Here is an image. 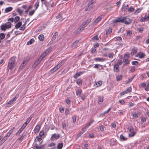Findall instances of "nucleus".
Segmentation results:
<instances>
[{
  "label": "nucleus",
  "instance_id": "obj_4",
  "mask_svg": "<svg viewBox=\"0 0 149 149\" xmlns=\"http://www.w3.org/2000/svg\"><path fill=\"white\" fill-rule=\"evenodd\" d=\"M94 1H91L88 4L87 6L86 7L85 10L86 11L89 10L93 8V4L95 3Z\"/></svg>",
  "mask_w": 149,
  "mask_h": 149
},
{
  "label": "nucleus",
  "instance_id": "obj_19",
  "mask_svg": "<svg viewBox=\"0 0 149 149\" xmlns=\"http://www.w3.org/2000/svg\"><path fill=\"white\" fill-rule=\"evenodd\" d=\"M94 60L96 61L103 62L105 60V59L102 58L97 57L95 58Z\"/></svg>",
  "mask_w": 149,
  "mask_h": 149
},
{
  "label": "nucleus",
  "instance_id": "obj_18",
  "mask_svg": "<svg viewBox=\"0 0 149 149\" xmlns=\"http://www.w3.org/2000/svg\"><path fill=\"white\" fill-rule=\"evenodd\" d=\"M41 126L40 125H37L34 129V132H38L40 130Z\"/></svg>",
  "mask_w": 149,
  "mask_h": 149
},
{
  "label": "nucleus",
  "instance_id": "obj_46",
  "mask_svg": "<svg viewBox=\"0 0 149 149\" xmlns=\"http://www.w3.org/2000/svg\"><path fill=\"white\" fill-rule=\"evenodd\" d=\"M134 77H135L134 76H133L131 78L129 79H128L127 81L126 82V83L128 84V83H130V82H131L132 80L134 78Z\"/></svg>",
  "mask_w": 149,
  "mask_h": 149
},
{
  "label": "nucleus",
  "instance_id": "obj_17",
  "mask_svg": "<svg viewBox=\"0 0 149 149\" xmlns=\"http://www.w3.org/2000/svg\"><path fill=\"white\" fill-rule=\"evenodd\" d=\"M104 97L99 96L98 98V103L99 104H101L103 101Z\"/></svg>",
  "mask_w": 149,
  "mask_h": 149
},
{
  "label": "nucleus",
  "instance_id": "obj_54",
  "mask_svg": "<svg viewBox=\"0 0 149 149\" xmlns=\"http://www.w3.org/2000/svg\"><path fill=\"white\" fill-rule=\"evenodd\" d=\"M114 54L112 53H109L108 54V56L110 58H112L113 57Z\"/></svg>",
  "mask_w": 149,
  "mask_h": 149
},
{
  "label": "nucleus",
  "instance_id": "obj_9",
  "mask_svg": "<svg viewBox=\"0 0 149 149\" xmlns=\"http://www.w3.org/2000/svg\"><path fill=\"white\" fill-rule=\"evenodd\" d=\"M28 61L26 60H24L20 66L19 70H22L23 67L25 66L27 62Z\"/></svg>",
  "mask_w": 149,
  "mask_h": 149
},
{
  "label": "nucleus",
  "instance_id": "obj_14",
  "mask_svg": "<svg viewBox=\"0 0 149 149\" xmlns=\"http://www.w3.org/2000/svg\"><path fill=\"white\" fill-rule=\"evenodd\" d=\"M85 129L84 128L82 129L81 131L77 135L76 139H77L78 138L80 137L81 135L85 132Z\"/></svg>",
  "mask_w": 149,
  "mask_h": 149
},
{
  "label": "nucleus",
  "instance_id": "obj_44",
  "mask_svg": "<svg viewBox=\"0 0 149 149\" xmlns=\"http://www.w3.org/2000/svg\"><path fill=\"white\" fill-rule=\"evenodd\" d=\"M112 31V30L111 28H109L108 30L106 31V33L107 35L109 34Z\"/></svg>",
  "mask_w": 149,
  "mask_h": 149
},
{
  "label": "nucleus",
  "instance_id": "obj_56",
  "mask_svg": "<svg viewBox=\"0 0 149 149\" xmlns=\"http://www.w3.org/2000/svg\"><path fill=\"white\" fill-rule=\"evenodd\" d=\"M25 25L24 24H23L20 27L19 30H20L24 31L25 29Z\"/></svg>",
  "mask_w": 149,
  "mask_h": 149
},
{
  "label": "nucleus",
  "instance_id": "obj_52",
  "mask_svg": "<svg viewBox=\"0 0 149 149\" xmlns=\"http://www.w3.org/2000/svg\"><path fill=\"white\" fill-rule=\"evenodd\" d=\"M91 19L90 18L88 19L84 22L85 23L88 25L91 22Z\"/></svg>",
  "mask_w": 149,
  "mask_h": 149
},
{
  "label": "nucleus",
  "instance_id": "obj_6",
  "mask_svg": "<svg viewBox=\"0 0 149 149\" xmlns=\"http://www.w3.org/2000/svg\"><path fill=\"white\" fill-rule=\"evenodd\" d=\"M60 137V136L59 134H54L52 135V136L51 137L50 140L51 141H54L55 139H59Z\"/></svg>",
  "mask_w": 149,
  "mask_h": 149
},
{
  "label": "nucleus",
  "instance_id": "obj_24",
  "mask_svg": "<svg viewBox=\"0 0 149 149\" xmlns=\"http://www.w3.org/2000/svg\"><path fill=\"white\" fill-rule=\"evenodd\" d=\"M102 84V81H99L97 82L94 85V86L96 87H98L100 86Z\"/></svg>",
  "mask_w": 149,
  "mask_h": 149
},
{
  "label": "nucleus",
  "instance_id": "obj_30",
  "mask_svg": "<svg viewBox=\"0 0 149 149\" xmlns=\"http://www.w3.org/2000/svg\"><path fill=\"white\" fill-rule=\"evenodd\" d=\"M63 17L61 14H59L56 17V18L57 20V21H59L61 20Z\"/></svg>",
  "mask_w": 149,
  "mask_h": 149
},
{
  "label": "nucleus",
  "instance_id": "obj_37",
  "mask_svg": "<svg viewBox=\"0 0 149 149\" xmlns=\"http://www.w3.org/2000/svg\"><path fill=\"white\" fill-rule=\"evenodd\" d=\"M34 40L33 39H31L27 42V44L28 45H30L33 42H34Z\"/></svg>",
  "mask_w": 149,
  "mask_h": 149
},
{
  "label": "nucleus",
  "instance_id": "obj_60",
  "mask_svg": "<svg viewBox=\"0 0 149 149\" xmlns=\"http://www.w3.org/2000/svg\"><path fill=\"white\" fill-rule=\"evenodd\" d=\"M17 11L19 13L20 15L22 14L23 12L22 10L19 8H18L17 9Z\"/></svg>",
  "mask_w": 149,
  "mask_h": 149
},
{
  "label": "nucleus",
  "instance_id": "obj_41",
  "mask_svg": "<svg viewBox=\"0 0 149 149\" xmlns=\"http://www.w3.org/2000/svg\"><path fill=\"white\" fill-rule=\"evenodd\" d=\"M42 138L40 137L39 136H37L36 137V139L35 140L36 141H39V142L42 140Z\"/></svg>",
  "mask_w": 149,
  "mask_h": 149
},
{
  "label": "nucleus",
  "instance_id": "obj_34",
  "mask_svg": "<svg viewBox=\"0 0 149 149\" xmlns=\"http://www.w3.org/2000/svg\"><path fill=\"white\" fill-rule=\"evenodd\" d=\"M76 83L77 85L80 86L82 85V80L80 79H78L76 81Z\"/></svg>",
  "mask_w": 149,
  "mask_h": 149
},
{
  "label": "nucleus",
  "instance_id": "obj_3",
  "mask_svg": "<svg viewBox=\"0 0 149 149\" xmlns=\"http://www.w3.org/2000/svg\"><path fill=\"white\" fill-rule=\"evenodd\" d=\"M11 24L10 22L6 23L5 24H2L1 26V30L5 31L7 29L10 28L11 27Z\"/></svg>",
  "mask_w": 149,
  "mask_h": 149
},
{
  "label": "nucleus",
  "instance_id": "obj_28",
  "mask_svg": "<svg viewBox=\"0 0 149 149\" xmlns=\"http://www.w3.org/2000/svg\"><path fill=\"white\" fill-rule=\"evenodd\" d=\"M26 134L25 133H23L22 136L19 138H18V140H21L23 139L26 137Z\"/></svg>",
  "mask_w": 149,
  "mask_h": 149
},
{
  "label": "nucleus",
  "instance_id": "obj_26",
  "mask_svg": "<svg viewBox=\"0 0 149 149\" xmlns=\"http://www.w3.org/2000/svg\"><path fill=\"white\" fill-rule=\"evenodd\" d=\"M22 23L21 22H18L15 25V28L16 29H18L22 25Z\"/></svg>",
  "mask_w": 149,
  "mask_h": 149
},
{
  "label": "nucleus",
  "instance_id": "obj_53",
  "mask_svg": "<svg viewBox=\"0 0 149 149\" xmlns=\"http://www.w3.org/2000/svg\"><path fill=\"white\" fill-rule=\"evenodd\" d=\"M127 10L129 12H131L133 11L134 10V8L131 7L130 8L128 9Z\"/></svg>",
  "mask_w": 149,
  "mask_h": 149
},
{
  "label": "nucleus",
  "instance_id": "obj_62",
  "mask_svg": "<svg viewBox=\"0 0 149 149\" xmlns=\"http://www.w3.org/2000/svg\"><path fill=\"white\" fill-rule=\"evenodd\" d=\"M146 19H147V18L146 17H142L141 19V22H144L145 21H146Z\"/></svg>",
  "mask_w": 149,
  "mask_h": 149
},
{
  "label": "nucleus",
  "instance_id": "obj_64",
  "mask_svg": "<svg viewBox=\"0 0 149 149\" xmlns=\"http://www.w3.org/2000/svg\"><path fill=\"white\" fill-rule=\"evenodd\" d=\"M100 130L102 131H103L104 130V127L102 125H101L99 126Z\"/></svg>",
  "mask_w": 149,
  "mask_h": 149
},
{
  "label": "nucleus",
  "instance_id": "obj_10",
  "mask_svg": "<svg viewBox=\"0 0 149 149\" xmlns=\"http://www.w3.org/2000/svg\"><path fill=\"white\" fill-rule=\"evenodd\" d=\"M103 16L102 15L98 17L93 22L92 24L93 25H95L102 19V16Z\"/></svg>",
  "mask_w": 149,
  "mask_h": 149
},
{
  "label": "nucleus",
  "instance_id": "obj_8",
  "mask_svg": "<svg viewBox=\"0 0 149 149\" xmlns=\"http://www.w3.org/2000/svg\"><path fill=\"white\" fill-rule=\"evenodd\" d=\"M51 48H49L48 49L46 50L43 54L41 55V56L39 57L40 58H42V60L43 58L47 55V54L48 53L49 51L51 50Z\"/></svg>",
  "mask_w": 149,
  "mask_h": 149
},
{
  "label": "nucleus",
  "instance_id": "obj_40",
  "mask_svg": "<svg viewBox=\"0 0 149 149\" xmlns=\"http://www.w3.org/2000/svg\"><path fill=\"white\" fill-rule=\"evenodd\" d=\"M142 10V8H139L136 10L134 12V14L135 15L137 14Z\"/></svg>",
  "mask_w": 149,
  "mask_h": 149
},
{
  "label": "nucleus",
  "instance_id": "obj_59",
  "mask_svg": "<svg viewBox=\"0 0 149 149\" xmlns=\"http://www.w3.org/2000/svg\"><path fill=\"white\" fill-rule=\"evenodd\" d=\"M36 10H33L31 11L29 13V15L31 16L34 13Z\"/></svg>",
  "mask_w": 149,
  "mask_h": 149
},
{
  "label": "nucleus",
  "instance_id": "obj_25",
  "mask_svg": "<svg viewBox=\"0 0 149 149\" xmlns=\"http://www.w3.org/2000/svg\"><path fill=\"white\" fill-rule=\"evenodd\" d=\"M82 92L81 89H78L76 91L77 95L78 97H80Z\"/></svg>",
  "mask_w": 149,
  "mask_h": 149
},
{
  "label": "nucleus",
  "instance_id": "obj_32",
  "mask_svg": "<svg viewBox=\"0 0 149 149\" xmlns=\"http://www.w3.org/2000/svg\"><path fill=\"white\" fill-rule=\"evenodd\" d=\"M128 7V5L127 4L125 5L124 4L122 8V10L125 11L127 9Z\"/></svg>",
  "mask_w": 149,
  "mask_h": 149
},
{
  "label": "nucleus",
  "instance_id": "obj_2",
  "mask_svg": "<svg viewBox=\"0 0 149 149\" xmlns=\"http://www.w3.org/2000/svg\"><path fill=\"white\" fill-rule=\"evenodd\" d=\"M16 64L15 57H13L11 58L9 60L8 65L7 68L8 70H13Z\"/></svg>",
  "mask_w": 149,
  "mask_h": 149
},
{
  "label": "nucleus",
  "instance_id": "obj_58",
  "mask_svg": "<svg viewBox=\"0 0 149 149\" xmlns=\"http://www.w3.org/2000/svg\"><path fill=\"white\" fill-rule=\"evenodd\" d=\"M132 91V89L131 87H130L129 88H128L127 90L126 91H127V92L128 93H130Z\"/></svg>",
  "mask_w": 149,
  "mask_h": 149
},
{
  "label": "nucleus",
  "instance_id": "obj_16",
  "mask_svg": "<svg viewBox=\"0 0 149 149\" xmlns=\"http://www.w3.org/2000/svg\"><path fill=\"white\" fill-rule=\"evenodd\" d=\"M79 41L78 40H76L74 42L72 45V47L74 48H76L78 46H79Z\"/></svg>",
  "mask_w": 149,
  "mask_h": 149
},
{
  "label": "nucleus",
  "instance_id": "obj_20",
  "mask_svg": "<svg viewBox=\"0 0 149 149\" xmlns=\"http://www.w3.org/2000/svg\"><path fill=\"white\" fill-rule=\"evenodd\" d=\"M66 61V59H64L59 63L57 65L58 66V67L60 68L61 66L64 64Z\"/></svg>",
  "mask_w": 149,
  "mask_h": 149
},
{
  "label": "nucleus",
  "instance_id": "obj_15",
  "mask_svg": "<svg viewBox=\"0 0 149 149\" xmlns=\"http://www.w3.org/2000/svg\"><path fill=\"white\" fill-rule=\"evenodd\" d=\"M84 72H79L76 73L74 74L73 76L74 77L77 79L80 76L81 74L83 73Z\"/></svg>",
  "mask_w": 149,
  "mask_h": 149
},
{
  "label": "nucleus",
  "instance_id": "obj_57",
  "mask_svg": "<svg viewBox=\"0 0 149 149\" xmlns=\"http://www.w3.org/2000/svg\"><path fill=\"white\" fill-rule=\"evenodd\" d=\"M92 40H99L98 36L97 35L95 36L92 38Z\"/></svg>",
  "mask_w": 149,
  "mask_h": 149
},
{
  "label": "nucleus",
  "instance_id": "obj_23",
  "mask_svg": "<svg viewBox=\"0 0 149 149\" xmlns=\"http://www.w3.org/2000/svg\"><path fill=\"white\" fill-rule=\"evenodd\" d=\"M42 60V58H39L34 63V65L35 66L38 64Z\"/></svg>",
  "mask_w": 149,
  "mask_h": 149
},
{
  "label": "nucleus",
  "instance_id": "obj_5",
  "mask_svg": "<svg viewBox=\"0 0 149 149\" xmlns=\"http://www.w3.org/2000/svg\"><path fill=\"white\" fill-rule=\"evenodd\" d=\"M18 97V95H16L14 98L10 100V101L7 103L6 107H8L10 105L13 104L15 101L16 100Z\"/></svg>",
  "mask_w": 149,
  "mask_h": 149
},
{
  "label": "nucleus",
  "instance_id": "obj_36",
  "mask_svg": "<svg viewBox=\"0 0 149 149\" xmlns=\"http://www.w3.org/2000/svg\"><path fill=\"white\" fill-rule=\"evenodd\" d=\"M63 146V143H59L57 146V148L58 149H61Z\"/></svg>",
  "mask_w": 149,
  "mask_h": 149
},
{
  "label": "nucleus",
  "instance_id": "obj_12",
  "mask_svg": "<svg viewBox=\"0 0 149 149\" xmlns=\"http://www.w3.org/2000/svg\"><path fill=\"white\" fill-rule=\"evenodd\" d=\"M93 68H98L99 70L104 69L103 67V65L100 64H95L93 67Z\"/></svg>",
  "mask_w": 149,
  "mask_h": 149
},
{
  "label": "nucleus",
  "instance_id": "obj_38",
  "mask_svg": "<svg viewBox=\"0 0 149 149\" xmlns=\"http://www.w3.org/2000/svg\"><path fill=\"white\" fill-rule=\"evenodd\" d=\"M128 129L130 132H134V129L132 126H130L128 127Z\"/></svg>",
  "mask_w": 149,
  "mask_h": 149
},
{
  "label": "nucleus",
  "instance_id": "obj_21",
  "mask_svg": "<svg viewBox=\"0 0 149 149\" xmlns=\"http://www.w3.org/2000/svg\"><path fill=\"white\" fill-rule=\"evenodd\" d=\"M145 56V54L143 53L140 52L137 54V56H139V58H143Z\"/></svg>",
  "mask_w": 149,
  "mask_h": 149
},
{
  "label": "nucleus",
  "instance_id": "obj_47",
  "mask_svg": "<svg viewBox=\"0 0 149 149\" xmlns=\"http://www.w3.org/2000/svg\"><path fill=\"white\" fill-rule=\"evenodd\" d=\"M127 36H130L132 34V31H127Z\"/></svg>",
  "mask_w": 149,
  "mask_h": 149
},
{
  "label": "nucleus",
  "instance_id": "obj_29",
  "mask_svg": "<svg viewBox=\"0 0 149 149\" xmlns=\"http://www.w3.org/2000/svg\"><path fill=\"white\" fill-rule=\"evenodd\" d=\"M13 8L11 7H9L6 8L5 10V12L6 13H8L12 10Z\"/></svg>",
  "mask_w": 149,
  "mask_h": 149
},
{
  "label": "nucleus",
  "instance_id": "obj_63",
  "mask_svg": "<svg viewBox=\"0 0 149 149\" xmlns=\"http://www.w3.org/2000/svg\"><path fill=\"white\" fill-rule=\"evenodd\" d=\"M62 125L63 129H66V125L65 123H63L62 124Z\"/></svg>",
  "mask_w": 149,
  "mask_h": 149
},
{
  "label": "nucleus",
  "instance_id": "obj_49",
  "mask_svg": "<svg viewBox=\"0 0 149 149\" xmlns=\"http://www.w3.org/2000/svg\"><path fill=\"white\" fill-rule=\"evenodd\" d=\"M135 134V132H130L129 134V136L130 137L133 136Z\"/></svg>",
  "mask_w": 149,
  "mask_h": 149
},
{
  "label": "nucleus",
  "instance_id": "obj_27",
  "mask_svg": "<svg viewBox=\"0 0 149 149\" xmlns=\"http://www.w3.org/2000/svg\"><path fill=\"white\" fill-rule=\"evenodd\" d=\"M8 138L5 136L0 142V144L1 145L3 144L7 139Z\"/></svg>",
  "mask_w": 149,
  "mask_h": 149
},
{
  "label": "nucleus",
  "instance_id": "obj_33",
  "mask_svg": "<svg viewBox=\"0 0 149 149\" xmlns=\"http://www.w3.org/2000/svg\"><path fill=\"white\" fill-rule=\"evenodd\" d=\"M117 81L121 80L122 79V76L121 75H118L116 77Z\"/></svg>",
  "mask_w": 149,
  "mask_h": 149
},
{
  "label": "nucleus",
  "instance_id": "obj_1",
  "mask_svg": "<svg viewBox=\"0 0 149 149\" xmlns=\"http://www.w3.org/2000/svg\"><path fill=\"white\" fill-rule=\"evenodd\" d=\"M131 21L132 20L127 17H122L118 18L113 20V22H114L116 23L120 22L122 23H124L126 24H130L131 22Z\"/></svg>",
  "mask_w": 149,
  "mask_h": 149
},
{
  "label": "nucleus",
  "instance_id": "obj_42",
  "mask_svg": "<svg viewBox=\"0 0 149 149\" xmlns=\"http://www.w3.org/2000/svg\"><path fill=\"white\" fill-rule=\"evenodd\" d=\"M93 121L92 120V121L89 122L85 126L84 128H85V129H86V128H87L89 126H90L91 124H92V123H93Z\"/></svg>",
  "mask_w": 149,
  "mask_h": 149
},
{
  "label": "nucleus",
  "instance_id": "obj_48",
  "mask_svg": "<svg viewBox=\"0 0 149 149\" xmlns=\"http://www.w3.org/2000/svg\"><path fill=\"white\" fill-rule=\"evenodd\" d=\"M70 112L68 108H66L65 110V114L66 115H67Z\"/></svg>",
  "mask_w": 149,
  "mask_h": 149
},
{
  "label": "nucleus",
  "instance_id": "obj_43",
  "mask_svg": "<svg viewBox=\"0 0 149 149\" xmlns=\"http://www.w3.org/2000/svg\"><path fill=\"white\" fill-rule=\"evenodd\" d=\"M32 116H31L29 118V119H28V120L26 122H25L24 123L26 125H27L29 123V122L31 120V119L32 118Z\"/></svg>",
  "mask_w": 149,
  "mask_h": 149
},
{
  "label": "nucleus",
  "instance_id": "obj_11",
  "mask_svg": "<svg viewBox=\"0 0 149 149\" xmlns=\"http://www.w3.org/2000/svg\"><path fill=\"white\" fill-rule=\"evenodd\" d=\"M26 126V125L24 123L23 125L20 128V129L16 133V135L19 134H20L22 132L23 130L25 127Z\"/></svg>",
  "mask_w": 149,
  "mask_h": 149
},
{
  "label": "nucleus",
  "instance_id": "obj_35",
  "mask_svg": "<svg viewBox=\"0 0 149 149\" xmlns=\"http://www.w3.org/2000/svg\"><path fill=\"white\" fill-rule=\"evenodd\" d=\"M5 37V34L3 33H0V39L2 40Z\"/></svg>",
  "mask_w": 149,
  "mask_h": 149
},
{
  "label": "nucleus",
  "instance_id": "obj_45",
  "mask_svg": "<svg viewBox=\"0 0 149 149\" xmlns=\"http://www.w3.org/2000/svg\"><path fill=\"white\" fill-rule=\"evenodd\" d=\"M77 116L75 115L73 116L72 117V119L73 122L74 123H75L76 120Z\"/></svg>",
  "mask_w": 149,
  "mask_h": 149
},
{
  "label": "nucleus",
  "instance_id": "obj_7",
  "mask_svg": "<svg viewBox=\"0 0 149 149\" xmlns=\"http://www.w3.org/2000/svg\"><path fill=\"white\" fill-rule=\"evenodd\" d=\"M128 57L129 56L127 55H126L124 57V59H123V62L124 63V65L125 64H129V61H128Z\"/></svg>",
  "mask_w": 149,
  "mask_h": 149
},
{
  "label": "nucleus",
  "instance_id": "obj_13",
  "mask_svg": "<svg viewBox=\"0 0 149 149\" xmlns=\"http://www.w3.org/2000/svg\"><path fill=\"white\" fill-rule=\"evenodd\" d=\"M45 147V145L38 146L37 144H35L34 146V149H42Z\"/></svg>",
  "mask_w": 149,
  "mask_h": 149
},
{
  "label": "nucleus",
  "instance_id": "obj_50",
  "mask_svg": "<svg viewBox=\"0 0 149 149\" xmlns=\"http://www.w3.org/2000/svg\"><path fill=\"white\" fill-rule=\"evenodd\" d=\"M19 19V17L18 16L16 17L14 19V21L15 22H17Z\"/></svg>",
  "mask_w": 149,
  "mask_h": 149
},
{
  "label": "nucleus",
  "instance_id": "obj_51",
  "mask_svg": "<svg viewBox=\"0 0 149 149\" xmlns=\"http://www.w3.org/2000/svg\"><path fill=\"white\" fill-rule=\"evenodd\" d=\"M84 29L82 27L80 26L77 30V31L78 32H80Z\"/></svg>",
  "mask_w": 149,
  "mask_h": 149
},
{
  "label": "nucleus",
  "instance_id": "obj_31",
  "mask_svg": "<svg viewBox=\"0 0 149 149\" xmlns=\"http://www.w3.org/2000/svg\"><path fill=\"white\" fill-rule=\"evenodd\" d=\"M39 39L41 41H43L44 39V36L43 35H40L38 36Z\"/></svg>",
  "mask_w": 149,
  "mask_h": 149
},
{
  "label": "nucleus",
  "instance_id": "obj_22",
  "mask_svg": "<svg viewBox=\"0 0 149 149\" xmlns=\"http://www.w3.org/2000/svg\"><path fill=\"white\" fill-rule=\"evenodd\" d=\"M114 70L116 72H119V66L115 64L114 66Z\"/></svg>",
  "mask_w": 149,
  "mask_h": 149
},
{
  "label": "nucleus",
  "instance_id": "obj_55",
  "mask_svg": "<svg viewBox=\"0 0 149 149\" xmlns=\"http://www.w3.org/2000/svg\"><path fill=\"white\" fill-rule=\"evenodd\" d=\"M137 30L139 32L142 33L143 31V27L139 28Z\"/></svg>",
  "mask_w": 149,
  "mask_h": 149
},
{
  "label": "nucleus",
  "instance_id": "obj_39",
  "mask_svg": "<svg viewBox=\"0 0 149 149\" xmlns=\"http://www.w3.org/2000/svg\"><path fill=\"white\" fill-rule=\"evenodd\" d=\"M120 138L121 140L122 141H126L127 139V138L125 137L122 134L120 135Z\"/></svg>",
  "mask_w": 149,
  "mask_h": 149
},
{
  "label": "nucleus",
  "instance_id": "obj_61",
  "mask_svg": "<svg viewBox=\"0 0 149 149\" xmlns=\"http://www.w3.org/2000/svg\"><path fill=\"white\" fill-rule=\"evenodd\" d=\"M136 50L135 49H132V51L131 54L132 55H134V54L135 53H136Z\"/></svg>",
  "mask_w": 149,
  "mask_h": 149
}]
</instances>
